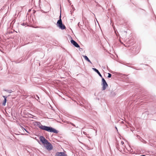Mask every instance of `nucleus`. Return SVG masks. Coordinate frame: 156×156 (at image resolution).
Listing matches in <instances>:
<instances>
[{
  "instance_id": "f257e3e1",
  "label": "nucleus",
  "mask_w": 156,
  "mask_h": 156,
  "mask_svg": "<svg viewBox=\"0 0 156 156\" xmlns=\"http://www.w3.org/2000/svg\"><path fill=\"white\" fill-rule=\"evenodd\" d=\"M36 123V125L43 130L56 133H58V131L52 127L42 125L40 122H37Z\"/></svg>"
},
{
  "instance_id": "f03ea898",
  "label": "nucleus",
  "mask_w": 156,
  "mask_h": 156,
  "mask_svg": "<svg viewBox=\"0 0 156 156\" xmlns=\"http://www.w3.org/2000/svg\"><path fill=\"white\" fill-rule=\"evenodd\" d=\"M59 17L60 19L57 21V25L59 27V28L62 30L65 29L66 28V27L64 25L62 24V22L61 19V15H60Z\"/></svg>"
},
{
  "instance_id": "7ed1b4c3",
  "label": "nucleus",
  "mask_w": 156,
  "mask_h": 156,
  "mask_svg": "<svg viewBox=\"0 0 156 156\" xmlns=\"http://www.w3.org/2000/svg\"><path fill=\"white\" fill-rule=\"evenodd\" d=\"M102 82L101 85L102 86V90H105L108 87V85L104 78H102Z\"/></svg>"
},
{
  "instance_id": "20e7f679",
  "label": "nucleus",
  "mask_w": 156,
  "mask_h": 156,
  "mask_svg": "<svg viewBox=\"0 0 156 156\" xmlns=\"http://www.w3.org/2000/svg\"><path fill=\"white\" fill-rule=\"evenodd\" d=\"M44 145L48 150H51L53 148V147L51 144L48 142L45 143Z\"/></svg>"
},
{
  "instance_id": "39448f33",
  "label": "nucleus",
  "mask_w": 156,
  "mask_h": 156,
  "mask_svg": "<svg viewBox=\"0 0 156 156\" xmlns=\"http://www.w3.org/2000/svg\"><path fill=\"white\" fill-rule=\"evenodd\" d=\"M40 139L43 145L44 144L48 142V140L46 139L44 137L42 136H41L40 137Z\"/></svg>"
},
{
  "instance_id": "423d86ee",
  "label": "nucleus",
  "mask_w": 156,
  "mask_h": 156,
  "mask_svg": "<svg viewBox=\"0 0 156 156\" xmlns=\"http://www.w3.org/2000/svg\"><path fill=\"white\" fill-rule=\"evenodd\" d=\"M55 156H67V155L64 152H58L56 153Z\"/></svg>"
},
{
  "instance_id": "0eeeda50",
  "label": "nucleus",
  "mask_w": 156,
  "mask_h": 156,
  "mask_svg": "<svg viewBox=\"0 0 156 156\" xmlns=\"http://www.w3.org/2000/svg\"><path fill=\"white\" fill-rule=\"evenodd\" d=\"M70 42L75 47L77 48L80 47V46L79 44L74 40H71Z\"/></svg>"
},
{
  "instance_id": "6e6552de",
  "label": "nucleus",
  "mask_w": 156,
  "mask_h": 156,
  "mask_svg": "<svg viewBox=\"0 0 156 156\" xmlns=\"http://www.w3.org/2000/svg\"><path fill=\"white\" fill-rule=\"evenodd\" d=\"M93 69L99 75V76L101 77L102 78V75H101V73H100L99 72V71H98V69H96V68H93Z\"/></svg>"
},
{
  "instance_id": "1a4fd4ad",
  "label": "nucleus",
  "mask_w": 156,
  "mask_h": 156,
  "mask_svg": "<svg viewBox=\"0 0 156 156\" xmlns=\"http://www.w3.org/2000/svg\"><path fill=\"white\" fill-rule=\"evenodd\" d=\"M3 97L4 98V100L3 101V102L2 103V105L3 106H5V104L6 103V101H7L6 98H7V97H6L4 96H3Z\"/></svg>"
},
{
  "instance_id": "9d476101",
  "label": "nucleus",
  "mask_w": 156,
  "mask_h": 156,
  "mask_svg": "<svg viewBox=\"0 0 156 156\" xmlns=\"http://www.w3.org/2000/svg\"><path fill=\"white\" fill-rule=\"evenodd\" d=\"M83 57H84V58L85 60L88 61L89 62L91 63L89 59L86 56H83Z\"/></svg>"
},
{
  "instance_id": "9b49d317",
  "label": "nucleus",
  "mask_w": 156,
  "mask_h": 156,
  "mask_svg": "<svg viewBox=\"0 0 156 156\" xmlns=\"http://www.w3.org/2000/svg\"><path fill=\"white\" fill-rule=\"evenodd\" d=\"M112 76V75L110 73H108V78H110Z\"/></svg>"
},
{
  "instance_id": "f8f14e48",
  "label": "nucleus",
  "mask_w": 156,
  "mask_h": 156,
  "mask_svg": "<svg viewBox=\"0 0 156 156\" xmlns=\"http://www.w3.org/2000/svg\"><path fill=\"white\" fill-rule=\"evenodd\" d=\"M121 144H122V145H123V144H124V142H123V141H121Z\"/></svg>"
},
{
  "instance_id": "ddd939ff",
  "label": "nucleus",
  "mask_w": 156,
  "mask_h": 156,
  "mask_svg": "<svg viewBox=\"0 0 156 156\" xmlns=\"http://www.w3.org/2000/svg\"><path fill=\"white\" fill-rule=\"evenodd\" d=\"M70 124H71L72 126H75V125L74 124H73V123H70Z\"/></svg>"
},
{
  "instance_id": "4468645a",
  "label": "nucleus",
  "mask_w": 156,
  "mask_h": 156,
  "mask_svg": "<svg viewBox=\"0 0 156 156\" xmlns=\"http://www.w3.org/2000/svg\"><path fill=\"white\" fill-rule=\"evenodd\" d=\"M142 156H145L144 155H142Z\"/></svg>"
}]
</instances>
